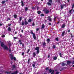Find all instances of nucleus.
<instances>
[{"label":"nucleus","instance_id":"1","mask_svg":"<svg viewBox=\"0 0 74 74\" xmlns=\"http://www.w3.org/2000/svg\"><path fill=\"white\" fill-rule=\"evenodd\" d=\"M1 46L2 47H3L4 49H6V50H8V47L7 46H5L4 45V43L2 42L1 43Z\"/></svg>","mask_w":74,"mask_h":74},{"label":"nucleus","instance_id":"2","mask_svg":"<svg viewBox=\"0 0 74 74\" xmlns=\"http://www.w3.org/2000/svg\"><path fill=\"white\" fill-rule=\"evenodd\" d=\"M10 58H11V60H13L14 59V60H16V58L14 57V55H12V54H11L10 55Z\"/></svg>","mask_w":74,"mask_h":74},{"label":"nucleus","instance_id":"3","mask_svg":"<svg viewBox=\"0 0 74 74\" xmlns=\"http://www.w3.org/2000/svg\"><path fill=\"white\" fill-rule=\"evenodd\" d=\"M31 34H33V37L34 39V40L36 39V35H35V34L32 32V31H31Z\"/></svg>","mask_w":74,"mask_h":74},{"label":"nucleus","instance_id":"4","mask_svg":"<svg viewBox=\"0 0 74 74\" xmlns=\"http://www.w3.org/2000/svg\"><path fill=\"white\" fill-rule=\"evenodd\" d=\"M39 47H36L35 49V50H36V51L39 50Z\"/></svg>","mask_w":74,"mask_h":74},{"label":"nucleus","instance_id":"5","mask_svg":"<svg viewBox=\"0 0 74 74\" xmlns=\"http://www.w3.org/2000/svg\"><path fill=\"white\" fill-rule=\"evenodd\" d=\"M48 20H49V21L50 22H51V17L49 16L48 17Z\"/></svg>","mask_w":74,"mask_h":74},{"label":"nucleus","instance_id":"6","mask_svg":"<svg viewBox=\"0 0 74 74\" xmlns=\"http://www.w3.org/2000/svg\"><path fill=\"white\" fill-rule=\"evenodd\" d=\"M44 11H45V13H46V14H48V13L49 12V11H48V10H44Z\"/></svg>","mask_w":74,"mask_h":74},{"label":"nucleus","instance_id":"7","mask_svg":"<svg viewBox=\"0 0 74 74\" xmlns=\"http://www.w3.org/2000/svg\"><path fill=\"white\" fill-rule=\"evenodd\" d=\"M18 73V72L17 71H16L14 73H12V74H17Z\"/></svg>","mask_w":74,"mask_h":74},{"label":"nucleus","instance_id":"8","mask_svg":"<svg viewBox=\"0 0 74 74\" xmlns=\"http://www.w3.org/2000/svg\"><path fill=\"white\" fill-rule=\"evenodd\" d=\"M64 6H65V5L64 4V5H61V8H63V7H64Z\"/></svg>","mask_w":74,"mask_h":74},{"label":"nucleus","instance_id":"9","mask_svg":"<svg viewBox=\"0 0 74 74\" xmlns=\"http://www.w3.org/2000/svg\"><path fill=\"white\" fill-rule=\"evenodd\" d=\"M67 64H70L71 63V61H67Z\"/></svg>","mask_w":74,"mask_h":74},{"label":"nucleus","instance_id":"10","mask_svg":"<svg viewBox=\"0 0 74 74\" xmlns=\"http://www.w3.org/2000/svg\"><path fill=\"white\" fill-rule=\"evenodd\" d=\"M65 27V24H63L62 25V26L61 27L62 28H64Z\"/></svg>","mask_w":74,"mask_h":74},{"label":"nucleus","instance_id":"11","mask_svg":"<svg viewBox=\"0 0 74 74\" xmlns=\"http://www.w3.org/2000/svg\"><path fill=\"white\" fill-rule=\"evenodd\" d=\"M25 25V22L23 21H22V25Z\"/></svg>","mask_w":74,"mask_h":74},{"label":"nucleus","instance_id":"12","mask_svg":"<svg viewBox=\"0 0 74 74\" xmlns=\"http://www.w3.org/2000/svg\"><path fill=\"white\" fill-rule=\"evenodd\" d=\"M53 59H54V60H56V59H57V57L56 56L54 57L53 58Z\"/></svg>","mask_w":74,"mask_h":74},{"label":"nucleus","instance_id":"13","mask_svg":"<svg viewBox=\"0 0 74 74\" xmlns=\"http://www.w3.org/2000/svg\"><path fill=\"white\" fill-rule=\"evenodd\" d=\"M60 55L61 58H62L63 57V54H62V53H60Z\"/></svg>","mask_w":74,"mask_h":74},{"label":"nucleus","instance_id":"14","mask_svg":"<svg viewBox=\"0 0 74 74\" xmlns=\"http://www.w3.org/2000/svg\"><path fill=\"white\" fill-rule=\"evenodd\" d=\"M33 56L34 57H35V56H36V53H33Z\"/></svg>","mask_w":74,"mask_h":74},{"label":"nucleus","instance_id":"15","mask_svg":"<svg viewBox=\"0 0 74 74\" xmlns=\"http://www.w3.org/2000/svg\"><path fill=\"white\" fill-rule=\"evenodd\" d=\"M22 17H19L20 21H21L22 20Z\"/></svg>","mask_w":74,"mask_h":74},{"label":"nucleus","instance_id":"16","mask_svg":"<svg viewBox=\"0 0 74 74\" xmlns=\"http://www.w3.org/2000/svg\"><path fill=\"white\" fill-rule=\"evenodd\" d=\"M14 18H15L16 19V17H17V15H16V14H15V15H14Z\"/></svg>","mask_w":74,"mask_h":74},{"label":"nucleus","instance_id":"17","mask_svg":"<svg viewBox=\"0 0 74 74\" xmlns=\"http://www.w3.org/2000/svg\"><path fill=\"white\" fill-rule=\"evenodd\" d=\"M50 41V40H49V39H48L47 40V42H48V43L49 42V41Z\"/></svg>","mask_w":74,"mask_h":74},{"label":"nucleus","instance_id":"18","mask_svg":"<svg viewBox=\"0 0 74 74\" xmlns=\"http://www.w3.org/2000/svg\"><path fill=\"white\" fill-rule=\"evenodd\" d=\"M27 24H28V22H27L26 21H25V25H27Z\"/></svg>","mask_w":74,"mask_h":74},{"label":"nucleus","instance_id":"19","mask_svg":"<svg viewBox=\"0 0 74 74\" xmlns=\"http://www.w3.org/2000/svg\"><path fill=\"white\" fill-rule=\"evenodd\" d=\"M21 3H22V5L23 6V2L22 1H21Z\"/></svg>","mask_w":74,"mask_h":74},{"label":"nucleus","instance_id":"20","mask_svg":"<svg viewBox=\"0 0 74 74\" xmlns=\"http://www.w3.org/2000/svg\"><path fill=\"white\" fill-rule=\"evenodd\" d=\"M44 27H45V26H44V25L43 24L42 26V29H43V28H44Z\"/></svg>","mask_w":74,"mask_h":74},{"label":"nucleus","instance_id":"21","mask_svg":"<svg viewBox=\"0 0 74 74\" xmlns=\"http://www.w3.org/2000/svg\"><path fill=\"white\" fill-rule=\"evenodd\" d=\"M8 29L9 31H11V28L10 27H9Z\"/></svg>","mask_w":74,"mask_h":74},{"label":"nucleus","instance_id":"22","mask_svg":"<svg viewBox=\"0 0 74 74\" xmlns=\"http://www.w3.org/2000/svg\"><path fill=\"white\" fill-rule=\"evenodd\" d=\"M64 32H63L62 33V36H63L64 35Z\"/></svg>","mask_w":74,"mask_h":74},{"label":"nucleus","instance_id":"23","mask_svg":"<svg viewBox=\"0 0 74 74\" xmlns=\"http://www.w3.org/2000/svg\"><path fill=\"white\" fill-rule=\"evenodd\" d=\"M61 65L62 66H64V65H65V64L62 63V64H61Z\"/></svg>","mask_w":74,"mask_h":74},{"label":"nucleus","instance_id":"24","mask_svg":"<svg viewBox=\"0 0 74 74\" xmlns=\"http://www.w3.org/2000/svg\"><path fill=\"white\" fill-rule=\"evenodd\" d=\"M5 3V1H2V4H4Z\"/></svg>","mask_w":74,"mask_h":74},{"label":"nucleus","instance_id":"25","mask_svg":"<svg viewBox=\"0 0 74 74\" xmlns=\"http://www.w3.org/2000/svg\"><path fill=\"white\" fill-rule=\"evenodd\" d=\"M29 22H32V19H29L28 20Z\"/></svg>","mask_w":74,"mask_h":74},{"label":"nucleus","instance_id":"26","mask_svg":"<svg viewBox=\"0 0 74 74\" xmlns=\"http://www.w3.org/2000/svg\"><path fill=\"white\" fill-rule=\"evenodd\" d=\"M37 54H38V53H40V51L39 50H37Z\"/></svg>","mask_w":74,"mask_h":74},{"label":"nucleus","instance_id":"27","mask_svg":"<svg viewBox=\"0 0 74 74\" xmlns=\"http://www.w3.org/2000/svg\"><path fill=\"white\" fill-rule=\"evenodd\" d=\"M46 45V43H45V42H44L43 43V46H45V45Z\"/></svg>","mask_w":74,"mask_h":74},{"label":"nucleus","instance_id":"28","mask_svg":"<svg viewBox=\"0 0 74 74\" xmlns=\"http://www.w3.org/2000/svg\"><path fill=\"white\" fill-rule=\"evenodd\" d=\"M48 5H51V3H50L49 2H48Z\"/></svg>","mask_w":74,"mask_h":74},{"label":"nucleus","instance_id":"29","mask_svg":"<svg viewBox=\"0 0 74 74\" xmlns=\"http://www.w3.org/2000/svg\"><path fill=\"white\" fill-rule=\"evenodd\" d=\"M37 13L39 14H40V13H41V11H38L37 12Z\"/></svg>","mask_w":74,"mask_h":74},{"label":"nucleus","instance_id":"30","mask_svg":"<svg viewBox=\"0 0 74 74\" xmlns=\"http://www.w3.org/2000/svg\"><path fill=\"white\" fill-rule=\"evenodd\" d=\"M6 73H7V74H10V72H9L8 71H6L5 72Z\"/></svg>","mask_w":74,"mask_h":74},{"label":"nucleus","instance_id":"31","mask_svg":"<svg viewBox=\"0 0 74 74\" xmlns=\"http://www.w3.org/2000/svg\"><path fill=\"white\" fill-rule=\"evenodd\" d=\"M35 66L36 64H32V66H33V67H34Z\"/></svg>","mask_w":74,"mask_h":74},{"label":"nucleus","instance_id":"32","mask_svg":"<svg viewBox=\"0 0 74 74\" xmlns=\"http://www.w3.org/2000/svg\"><path fill=\"white\" fill-rule=\"evenodd\" d=\"M58 38H56V41H58Z\"/></svg>","mask_w":74,"mask_h":74},{"label":"nucleus","instance_id":"33","mask_svg":"<svg viewBox=\"0 0 74 74\" xmlns=\"http://www.w3.org/2000/svg\"><path fill=\"white\" fill-rule=\"evenodd\" d=\"M27 9H28V8H27V7L25 8V11H27Z\"/></svg>","mask_w":74,"mask_h":74},{"label":"nucleus","instance_id":"34","mask_svg":"<svg viewBox=\"0 0 74 74\" xmlns=\"http://www.w3.org/2000/svg\"><path fill=\"white\" fill-rule=\"evenodd\" d=\"M72 11H73V9H72L71 10H70L69 11V12H70V13H71V12Z\"/></svg>","mask_w":74,"mask_h":74},{"label":"nucleus","instance_id":"35","mask_svg":"<svg viewBox=\"0 0 74 74\" xmlns=\"http://www.w3.org/2000/svg\"><path fill=\"white\" fill-rule=\"evenodd\" d=\"M29 51H30V50L29 49L28 50V51L27 52V53H28L29 52Z\"/></svg>","mask_w":74,"mask_h":74},{"label":"nucleus","instance_id":"36","mask_svg":"<svg viewBox=\"0 0 74 74\" xmlns=\"http://www.w3.org/2000/svg\"><path fill=\"white\" fill-rule=\"evenodd\" d=\"M9 20H10V18H8L7 19V21H8Z\"/></svg>","mask_w":74,"mask_h":74},{"label":"nucleus","instance_id":"37","mask_svg":"<svg viewBox=\"0 0 74 74\" xmlns=\"http://www.w3.org/2000/svg\"><path fill=\"white\" fill-rule=\"evenodd\" d=\"M9 52H11V49H9Z\"/></svg>","mask_w":74,"mask_h":74},{"label":"nucleus","instance_id":"38","mask_svg":"<svg viewBox=\"0 0 74 74\" xmlns=\"http://www.w3.org/2000/svg\"><path fill=\"white\" fill-rule=\"evenodd\" d=\"M49 2H50V3H51L52 0H49Z\"/></svg>","mask_w":74,"mask_h":74},{"label":"nucleus","instance_id":"39","mask_svg":"<svg viewBox=\"0 0 74 74\" xmlns=\"http://www.w3.org/2000/svg\"><path fill=\"white\" fill-rule=\"evenodd\" d=\"M2 37H5V35H2Z\"/></svg>","mask_w":74,"mask_h":74},{"label":"nucleus","instance_id":"40","mask_svg":"<svg viewBox=\"0 0 74 74\" xmlns=\"http://www.w3.org/2000/svg\"><path fill=\"white\" fill-rule=\"evenodd\" d=\"M53 48H55V45H53Z\"/></svg>","mask_w":74,"mask_h":74},{"label":"nucleus","instance_id":"41","mask_svg":"<svg viewBox=\"0 0 74 74\" xmlns=\"http://www.w3.org/2000/svg\"><path fill=\"white\" fill-rule=\"evenodd\" d=\"M11 45V43H9L8 45V46H10V45Z\"/></svg>","mask_w":74,"mask_h":74},{"label":"nucleus","instance_id":"42","mask_svg":"<svg viewBox=\"0 0 74 74\" xmlns=\"http://www.w3.org/2000/svg\"><path fill=\"white\" fill-rule=\"evenodd\" d=\"M59 72H56V74H59Z\"/></svg>","mask_w":74,"mask_h":74},{"label":"nucleus","instance_id":"43","mask_svg":"<svg viewBox=\"0 0 74 74\" xmlns=\"http://www.w3.org/2000/svg\"><path fill=\"white\" fill-rule=\"evenodd\" d=\"M41 16H44V14H41Z\"/></svg>","mask_w":74,"mask_h":74},{"label":"nucleus","instance_id":"44","mask_svg":"<svg viewBox=\"0 0 74 74\" xmlns=\"http://www.w3.org/2000/svg\"><path fill=\"white\" fill-rule=\"evenodd\" d=\"M49 70V69L48 68H47L46 69V70Z\"/></svg>","mask_w":74,"mask_h":74},{"label":"nucleus","instance_id":"45","mask_svg":"<svg viewBox=\"0 0 74 74\" xmlns=\"http://www.w3.org/2000/svg\"><path fill=\"white\" fill-rule=\"evenodd\" d=\"M36 30L37 31H38V30H39V29L38 28H37L36 29Z\"/></svg>","mask_w":74,"mask_h":74},{"label":"nucleus","instance_id":"46","mask_svg":"<svg viewBox=\"0 0 74 74\" xmlns=\"http://www.w3.org/2000/svg\"><path fill=\"white\" fill-rule=\"evenodd\" d=\"M68 32L69 33H70V30H68Z\"/></svg>","mask_w":74,"mask_h":74},{"label":"nucleus","instance_id":"47","mask_svg":"<svg viewBox=\"0 0 74 74\" xmlns=\"http://www.w3.org/2000/svg\"><path fill=\"white\" fill-rule=\"evenodd\" d=\"M24 55V52H23L22 53V55Z\"/></svg>","mask_w":74,"mask_h":74},{"label":"nucleus","instance_id":"48","mask_svg":"<svg viewBox=\"0 0 74 74\" xmlns=\"http://www.w3.org/2000/svg\"><path fill=\"white\" fill-rule=\"evenodd\" d=\"M74 4L73 5V6H72V8H74Z\"/></svg>","mask_w":74,"mask_h":74},{"label":"nucleus","instance_id":"49","mask_svg":"<svg viewBox=\"0 0 74 74\" xmlns=\"http://www.w3.org/2000/svg\"><path fill=\"white\" fill-rule=\"evenodd\" d=\"M34 23H32V26H34Z\"/></svg>","mask_w":74,"mask_h":74},{"label":"nucleus","instance_id":"50","mask_svg":"<svg viewBox=\"0 0 74 74\" xmlns=\"http://www.w3.org/2000/svg\"><path fill=\"white\" fill-rule=\"evenodd\" d=\"M13 68H15V65H13Z\"/></svg>","mask_w":74,"mask_h":74},{"label":"nucleus","instance_id":"51","mask_svg":"<svg viewBox=\"0 0 74 74\" xmlns=\"http://www.w3.org/2000/svg\"><path fill=\"white\" fill-rule=\"evenodd\" d=\"M22 47H24L25 45L24 44H22Z\"/></svg>","mask_w":74,"mask_h":74},{"label":"nucleus","instance_id":"52","mask_svg":"<svg viewBox=\"0 0 74 74\" xmlns=\"http://www.w3.org/2000/svg\"><path fill=\"white\" fill-rule=\"evenodd\" d=\"M11 24H8V26H11Z\"/></svg>","mask_w":74,"mask_h":74},{"label":"nucleus","instance_id":"53","mask_svg":"<svg viewBox=\"0 0 74 74\" xmlns=\"http://www.w3.org/2000/svg\"><path fill=\"white\" fill-rule=\"evenodd\" d=\"M14 39H16V37H14Z\"/></svg>","mask_w":74,"mask_h":74},{"label":"nucleus","instance_id":"54","mask_svg":"<svg viewBox=\"0 0 74 74\" xmlns=\"http://www.w3.org/2000/svg\"><path fill=\"white\" fill-rule=\"evenodd\" d=\"M29 61H30V59H29L28 60V63H29Z\"/></svg>","mask_w":74,"mask_h":74},{"label":"nucleus","instance_id":"55","mask_svg":"<svg viewBox=\"0 0 74 74\" xmlns=\"http://www.w3.org/2000/svg\"><path fill=\"white\" fill-rule=\"evenodd\" d=\"M51 23H49V25H51Z\"/></svg>","mask_w":74,"mask_h":74},{"label":"nucleus","instance_id":"56","mask_svg":"<svg viewBox=\"0 0 74 74\" xmlns=\"http://www.w3.org/2000/svg\"><path fill=\"white\" fill-rule=\"evenodd\" d=\"M19 42H21V40H19Z\"/></svg>","mask_w":74,"mask_h":74},{"label":"nucleus","instance_id":"57","mask_svg":"<svg viewBox=\"0 0 74 74\" xmlns=\"http://www.w3.org/2000/svg\"><path fill=\"white\" fill-rule=\"evenodd\" d=\"M72 63L74 64V61H73Z\"/></svg>","mask_w":74,"mask_h":74},{"label":"nucleus","instance_id":"58","mask_svg":"<svg viewBox=\"0 0 74 74\" xmlns=\"http://www.w3.org/2000/svg\"><path fill=\"white\" fill-rule=\"evenodd\" d=\"M71 37H73V35H72V34H71Z\"/></svg>","mask_w":74,"mask_h":74},{"label":"nucleus","instance_id":"59","mask_svg":"<svg viewBox=\"0 0 74 74\" xmlns=\"http://www.w3.org/2000/svg\"><path fill=\"white\" fill-rule=\"evenodd\" d=\"M20 44H21H21H22V42H21L20 43Z\"/></svg>","mask_w":74,"mask_h":74},{"label":"nucleus","instance_id":"60","mask_svg":"<svg viewBox=\"0 0 74 74\" xmlns=\"http://www.w3.org/2000/svg\"><path fill=\"white\" fill-rule=\"evenodd\" d=\"M21 32H22V33H23V30H21Z\"/></svg>","mask_w":74,"mask_h":74},{"label":"nucleus","instance_id":"61","mask_svg":"<svg viewBox=\"0 0 74 74\" xmlns=\"http://www.w3.org/2000/svg\"><path fill=\"white\" fill-rule=\"evenodd\" d=\"M2 24L1 23L0 24V26H2Z\"/></svg>","mask_w":74,"mask_h":74},{"label":"nucleus","instance_id":"62","mask_svg":"<svg viewBox=\"0 0 74 74\" xmlns=\"http://www.w3.org/2000/svg\"><path fill=\"white\" fill-rule=\"evenodd\" d=\"M67 1L68 2H69V1H70V0H68Z\"/></svg>","mask_w":74,"mask_h":74},{"label":"nucleus","instance_id":"63","mask_svg":"<svg viewBox=\"0 0 74 74\" xmlns=\"http://www.w3.org/2000/svg\"><path fill=\"white\" fill-rule=\"evenodd\" d=\"M48 58H49V56H48Z\"/></svg>","mask_w":74,"mask_h":74},{"label":"nucleus","instance_id":"64","mask_svg":"<svg viewBox=\"0 0 74 74\" xmlns=\"http://www.w3.org/2000/svg\"><path fill=\"white\" fill-rule=\"evenodd\" d=\"M73 67H74V65L73 66Z\"/></svg>","mask_w":74,"mask_h":74}]
</instances>
